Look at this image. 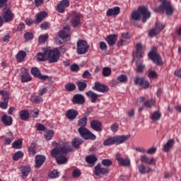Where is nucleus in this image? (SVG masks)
Here are the masks:
<instances>
[{"label":"nucleus","instance_id":"obj_1","mask_svg":"<svg viewBox=\"0 0 181 181\" xmlns=\"http://www.w3.org/2000/svg\"><path fill=\"white\" fill-rule=\"evenodd\" d=\"M67 152H73V148L70 144L63 147L54 148L51 151V156L56 158L58 165H63L67 162V158L64 156Z\"/></svg>","mask_w":181,"mask_h":181},{"label":"nucleus","instance_id":"obj_2","mask_svg":"<svg viewBox=\"0 0 181 181\" xmlns=\"http://www.w3.org/2000/svg\"><path fill=\"white\" fill-rule=\"evenodd\" d=\"M87 117H83L78 121V125L80 127L78 129V132L83 139H91L92 141H94L96 136L94 135V134L91 133V132L86 128V125H87Z\"/></svg>","mask_w":181,"mask_h":181},{"label":"nucleus","instance_id":"obj_3","mask_svg":"<svg viewBox=\"0 0 181 181\" xmlns=\"http://www.w3.org/2000/svg\"><path fill=\"white\" fill-rule=\"evenodd\" d=\"M160 1L162 4L159 7L154 8V12H165L166 11L168 16H172L175 9L170 5V2L168 1V0H160Z\"/></svg>","mask_w":181,"mask_h":181},{"label":"nucleus","instance_id":"obj_4","mask_svg":"<svg viewBox=\"0 0 181 181\" xmlns=\"http://www.w3.org/2000/svg\"><path fill=\"white\" fill-rule=\"evenodd\" d=\"M46 53H47V59L49 63H57L60 59V51L57 48L53 49L50 47H47L45 49Z\"/></svg>","mask_w":181,"mask_h":181},{"label":"nucleus","instance_id":"obj_5","mask_svg":"<svg viewBox=\"0 0 181 181\" xmlns=\"http://www.w3.org/2000/svg\"><path fill=\"white\" fill-rule=\"evenodd\" d=\"M151 18V11L145 6H140L138 8L136 13V21L142 19L143 23H145L148 19Z\"/></svg>","mask_w":181,"mask_h":181},{"label":"nucleus","instance_id":"obj_6","mask_svg":"<svg viewBox=\"0 0 181 181\" xmlns=\"http://www.w3.org/2000/svg\"><path fill=\"white\" fill-rule=\"evenodd\" d=\"M81 16L75 11L71 12L67 17L68 21H71V24L74 28H77L80 25Z\"/></svg>","mask_w":181,"mask_h":181},{"label":"nucleus","instance_id":"obj_7","mask_svg":"<svg viewBox=\"0 0 181 181\" xmlns=\"http://www.w3.org/2000/svg\"><path fill=\"white\" fill-rule=\"evenodd\" d=\"M90 49V46L87 44V42L84 40H79L77 42V48L76 52L78 54H86L88 49Z\"/></svg>","mask_w":181,"mask_h":181},{"label":"nucleus","instance_id":"obj_8","mask_svg":"<svg viewBox=\"0 0 181 181\" xmlns=\"http://www.w3.org/2000/svg\"><path fill=\"white\" fill-rule=\"evenodd\" d=\"M148 57H150V59L153 62V63H156V64H158V66L163 64L162 58L160 57V55H159V53L156 52V50L152 49L148 53Z\"/></svg>","mask_w":181,"mask_h":181},{"label":"nucleus","instance_id":"obj_9","mask_svg":"<svg viewBox=\"0 0 181 181\" xmlns=\"http://www.w3.org/2000/svg\"><path fill=\"white\" fill-rule=\"evenodd\" d=\"M20 77L22 83L32 81V76L29 74V70L25 67L21 68Z\"/></svg>","mask_w":181,"mask_h":181},{"label":"nucleus","instance_id":"obj_10","mask_svg":"<svg viewBox=\"0 0 181 181\" xmlns=\"http://www.w3.org/2000/svg\"><path fill=\"white\" fill-rule=\"evenodd\" d=\"M46 162V156L45 155H36L35 158V168L39 169V168L43 165V163Z\"/></svg>","mask_w":181,"mask_h":181},{"label":"nucleus","instance_id":"obj_11","mask_svg":"<svg viewBox=\"0 0 181 181\" xmlns=\"http://www.w3.org/2000/svg\"><path fill=\"white\" fill-rule=\"evenodd\" d=\"M116 159L119 166H129L131 165V160L128 158H124L119 153L116 154Z\"/></svg>","mask_w":181,"mask_h":181},{"label":"nucleus","instance_id":"obj_12","mask_svg":"<svg viewBox=\"0 0 181 181\" xmlns=\"http://www.w3.org/2000/svg\"><path fill=\"white\" fill-rule=\"evenodd\" d=\"M93 90L95 91H99V93H107L109 91L110 88L105 85H103L99 82H95V85L92 87Z\"/></svg>","mask_w":181,"mask_h":181},{"label":"nucleus","instance_id":"obj_13","mask_svg":"<svg viewBox=\"0 0 181 181\" xmlns=\"http://www.w3.org/2000/svg\"><path fill=\"white\" fill-rule=\"evenodd\" d=\"M110 172L108 168L101 167V164H98L94 168V173L96 176H100V175H107Z\"/></svg>","mask_w":181,"mask_h":181},{"label":"nucleus","instance_id":"obj_14","mask_svg":"<svg viewBox=\"0 0 181 181\" xmlns=\"http://www.w3.org/2000/svg\"><path fill=\"white\" fill-rule=\"evenodd\" d=\"M73 104H77L78 105H83L86 103L84 95L81 94H76L72 98Z\"/></svg>","mask_w":181,"mask_h":181},{"label":"nucleus","instance_id":"obj_15","mask_svg":"<svg viewBox=\"0 0 181 181\" xmlns=\"http://www.w3.org/2000/svg\"><path fill=\"white\" fill-rule=\"evenodd\" d=\"M90 128L96 132H101L103 131V123L98 120H92L90 122Z\"/></svg>","mask_w":181,"mask_h":181},{"label":"nucleus","instance_id":"obj_16","mask_svg":"<svg viewBox=\"0 0 181 181\" xmlns=\"http://www.w3.org/2000/svg\"><path fill=\"white\" fill-rule=\"evenodd\" d=\"M69 6H70V1L69 0H62L57 6V11L60 13H63L66 11V8H69Z\"/></svg>","mask_w":181,"mask_h":181},{"label":"nucleus","instance_id":"obj_17","mask_svg":"<svg viewBox=\"0 0 181 181\" xmlns=\"http://www.w3.org/2000/svg\"><path fill=\"white\" fill-rule=\"evenodd\" d=\"M140 160L142 163H146L147 165H156V158L153 157L149 158L146 155L141 156Z\"/></svg>","mask_w":181,"mask_h":181},{"label":"nucleus","instance_id":"obj_18","mask_svg":"<svg viewBox=\"0 0 181 181\" xmlns=\"http://www.w3.org/2000/svg\"><path fill=\"white\" fill-rule=\"evenodd\" d=\"M129 135H123V136H116L114 137L115 145H120V144H124L129 139Z\"/></svg>","mask_w":181,"mask_h":181},{"label":"nucleus","instance_id":"obj_19","mask_svg":"<svg viewBox=\"0 0 181 181\" xmlns=\"http://www.w3.org/2000/svg\"><path fill=\"white\" fill-rule=\"evenodd\" d=\"M4 97L1 98L3 101L0 102V108L2 110H6L8 108V104L9 103V95L6 96V93H3Z\"/></svg>","mask_w":181,"mask_h":181},{"label":"nucleus","instance_id":"obj_20","mask_svg":"<svg viewBox=\"0 0 181 181\" xmlns=\"http://www.w3.org/2000/svg\"><path fill=\"white\" fill-rule=\"evenodd\" d=\"M13 122V119H12V117H11V116H8L7 115H4L1 117V122L6 127H11V125H12Z\"/></svg>","mask_w":181,"mask_h":181},{"label":"nucleus","instance_id":"obj_21","mask_svg":"<svg viewBox=\"0 0 181 181\" xmlns=\"http://www.w3.org/2000/svg\"><path fill=\"white\" fill-rule=\"evenodd\" d=\"M136 84H139V86L142 88H145V89L149 88V87L151 86V83H149V81L145 80V78H137Z\"/></svg>","mask_w":181,"mask_h":181},{"label":"nucleus","instance_id":"obj_22","mask_svg":"<svg viewBox=\"0 0 181 181\" xmlns=\"http://www.w3.org/2000/svg\"><path fill=\"white\" fill-rule=\"evenodd\" d=\"M65 115L68 119H76V117L78 115V112L74 109H69L66 111Z\"/></svg>","mask_w":181,"mask_h":181},{"label":"nucleus","instance_id":"obj_23","mask_svg":"<svg viewBox=\"0 0 181 181\" xmlns=\"http://www.w3.org/2000/svg\"><path fill=\"white\" fill-rule=\"evenodd\" d=\"M120 8L119 6L113 7L112 8H108L106 11L107 16H117L119 15Z\"/></svg>","mask_w":181,"mask_h":181},{"label":"nucleus","instance_id":"obj_24","mask_svg":"<svg viewBox=\"0 0 181 181\" xmlns=\"http://www.w3.org/2000/svg\"><path fill=\"white\" fill-rule=\"evenodd\" d=\"M47 48H42L43 52H38L36 55V57L38 62H46L47 60V52L46 49Z\"/></svg>","mask_w":181,"mask_h":181},{"label":"nucleus","instance_id":"obj_25","mask_svg":"<svg viewBox=\"0 0 181 181\" xmlns=\"http://www.w3.org/2000/svg\"><path fill=\"white\" fill-rule=\"evenodd\" d=\"M175 145V139H172L168 140L166 144H165L163 146V152H169L171 148H173Z\"/></svg>","mask_w":181,"mask_h":181},{"label":"nucleus","instance_id":"obj_26","mask_svg":"<svg viewBox=\"0 0 181 181\" xmlns=\"http://www.w3.org/2000/svg\"><path fill=\"white\" fill-rule=\"evenodd\" d=\"M69 33H70V26L66 25L64 28V30L59 32V36L62 39H67Z\"/></svg>","mask_w":181,"mask_h":181},{"label":"nucleus","instance_id":"obj_27","mask_svg":"<svg viewBox=\"0 0 181 181\" xmlns=\"http://www.w3.org/2000/svg\"><path fill=\"white\" fill-rule=\"evenodd\" d=\"M3 18L4 22H11L13 19V13L11 10L7 9L4 11Z\"/></svg>","mask_w":181,"mask_h":181},{"label":"nucleus","instance_id":"obj_28","mask_svg":"<svg viewBox=\"0 0 181 181\" xmlns=\"http://www.w3.org/2000/svg\"><path fill=\"white\" fill-rule=\"evenodd\" d=\"M139 172L141 173V175H145L146 173H149L150 172H154V170L151 168L149 166H145L144 165H141L138 166Z\"/></svg>","mask_w":181,"mask_h":181},{"label":"nucleus","instance_id":"obj_29","mask_svg":"<svg viewBox=\"0 0 181 181\" xmlns=\"http://www.w3.org/2000/svg\"><path fill=\"white\" fill-rule=\"evenodd\" d=\"M117 38L118 35L115 34L110 35L107 36L106 42L108 43L109 46H114Z\"/></svg>","mask_w":181,"mask_h":181},{"label":"nucleus","instance_id":"obj_30","mask_svg":"<svg viewBox=\"0 0 181 181\" xmlns=\"http://www.w3.org/2000/svg\"><path fill=\"white\" fill-rule=\"evenodd\" d=\"M144 54H145V52H144V48L142 47V44L137 43L136 44V57H140V59H142Z\"/></svg>","mask_w":181,"mask_h":181},{"label":"nucleus","instance_id":"obj_31","mask_svg":"<svg viewBox=\"0 0 181 181\" xmlns=\"http://www.w3.org/2000/svg\"><path fill=\"white\" fill-rule=\"evenodd\" d=\"M30 167L29 166H23L21 168V172L23 175L22 178L26 179L28 176L29 175V173H30Z\"/></svg>","mask_w":181,"mask_h":181},{"label":"nucleus","instance_id":"obj_32","mask_svg":"<svg viewBox=\"0 0 181 181\" xmlns=\"http://www.w3.org/2000/svg\"><path fill=\"white\" fill-rule=\"evenodd\" d=\"M86 94L88 98H90L91 103H95L97 98H98V95L92 90L86 92Z\"/></svg>","mask_w":181,"mask_h":181},{"label":"nucleus","instance_id":"obj_33","mask_svg":"<svg viewBox=\"0 0 181 181\" xmlns=\"http://www.w3.org/2000/svg\"><path fill=\"white\" fill-rule=\"evenodd\" d=\"M47 16V13L46 11H41L38 13L36 16V20L35 21V23H40V22H42L45 18Z\"/></svg>","mask_w":181,"mask_h":181},{"label":"nucleus","instance_id":"obj_34","mask_svg":"<svg viewBox=\"0 0 181 181\" xmlns=\"http://www.w3.org/2000/svg\"><path fill=\"white\" fill-rule=\"evenodd\" d=\"M29 111L28 110H21L19 112V117L23 121H26L29 119Z\"/></svg>","mask_w":181,"mask_h":181},{"label":"nucleus","instance_id":"obj_35","mask_svg":"<svg viewBox=\"0 0 181 181\" xmlns=\"http://www.w3.org/2000/svg\"><path fill=\"white\" fill-rule=\"evenodd\" d=\"M25 57H26V52L22 50L20 51L16 55L17 62H18L19 63L25 62Z\"/></svg>","mask_w":181,"mask_h":181},{"label":"nucleus","instance_id":"obj_36","mask_svg":"<svg viewBox=\"0 0 181 181\" xmlns=\"http://www.w3.org/2000/svg\"><path fill=\"white\" fill-rule=\"evenodd\" d=\"M76 85L79 91H84L87 88V82L86 81H78Z\"/></svg>","mask_w":181,"mask_h":181},{"label":"nucleus","instance_id":"obj_37","mask_svg":"<svg viewBox=\"0 0 181 181\" xmlns=\"http://www.w3.org/2000/svg\"><path fill=\"white\" fill-rule=\"evenodd\" d=\"M71 144L74 148H76V149H78V148H80V145L83 144V139L75 138L72 140Z\"/></svg>","mask_w":181,"mask_h":181},{"label":"nucleus","instance_id":"obj_38","mask_svg":"<svg viewBox=\"0 0 181 181\" xmlns=\"http://www.w3.org/2000/svg\"><path fill=\"white\" fill-rule=\"evenodd\" d=\"M161 117H162V114L160 113V112L156 111L151 115V118L152 121H159Z\"/></svg>","mask_w":181,"mask_h":181},{"label":"nucleus","instance_id":"obj_39","mask_svg":"<svg viewBox=\"0 0 181 181\" xmlns=\"http://www.w3.org/2000/svg\"><path fill=\"white\" fill-rule=\"evenodd\" d=\"M7 136L5 138V145H9L13 141V134L12 132H8Z\"/></svg>","mask_w":181,"mask_h":181},{"label":"nucleus","instance_id":"obj_40","mask_svg":"<svg viewBox=\"0 0 181 181\" xmlns=\"http://www.w3.org/2000/svg\"><path fill=\"white\" fill-rule=\"evenodd\" d=\"M31 100L35 104H40V103H43V98L37 95H32Z\"/></svg>","mask_w":181,"mask_h":181},{"label":"nucleus","instance_id":"obj_41","mask_svg":"<svg viewBox=\"0 0 181 181\" xmlns=\"http://www.w3.org/2000/svg\"><path fill=\"white\" fill-rule=\"evenodd\" d=\"M131 25L133 26H136V11H134L130 17Z\"/></svg>","mask_w":181,"mask_h":181},{"label":"nucleus","instance_id":"obj_42","mask_svg":"<svg viewBox=\"0 0 181 181\" xmlns=\"http://www.w3.org/2000/svg\"><path fill=\"white\" fill-rule=\"evenodd\" d=\"M159 33H160V30L157 29L155 27L148 32V36H150V37H154V36H156V35H159Z\"/></svg>","mask_w":181,"mask_h":181},{"label":"nucleus","instance_id":"obj_43","mask_svg":"<svg viewBox=\"0 0 181 181\" xmlns=\"http://www.w3.org/2000/svg\"><path fill=\"white\" fill-rule=\"evenodd\" d=\"M28 151L30 156H35L36 155V146L32 144L28 147Z\"/></svg>","mask_w":181,"mask_h":181},{"label":"nucleus","instance_id":"obj_44","mask_svg":"<svg viewBox=\"0 0 181 181\" xmlns=\"http://www.w3.org/2000/svg\"><path fill=\"white\" fill-rule=\"evenodd\" d=\"M22 158H23V152L21 151L16 152L13 156V159L16 161L22 159Z\"/></svg>","mask_w":181,"mask_h":181},{"label":"nucleus","instance_id":"obj_45","mask_svg":"<svg viewBox=\"0 0 181 181\" xmlns=\"http://www.w3.org/2000/svg\"><path fill=\"white\" fill-rule=\"evenodd\" d=\"M59 176H60V173L57 172V170H53L49 173V177H50V179H57Z\"/></svg>","mask_w":181,"mask_h":181},{"label":"nucleus","instance_id":"obj_46","mask_svg":"<svg viewBox=\"0 0 181 181\" xmlns=\"http://www.w3.org/2000/svg\"><path fill=\"white\" fill-rule=\"evenodd\" d=\"M114 144H115V140L114 137H110L109 139H107L103 142V144L105 145V146H110L111 145H114Z\"/></svg>","mask_w":181,"mask_h":181},{"label":"nucleus","instance_id":"obj_47","mask_svg":"<svg viewBox=\"0 0 181 181\" xmlns=\"http://www.w3.org/2000/svg\"><path fill=\"white\" fill-rule=\"evenodd\" d=\"M86 160L88 163H95V162H97V157L94 155L88 156Z\"/></svg>","mask_w":181,"mask_h":181},{"label":"nucleus","instance_id":"obj_48","mask_svg":"<svg viewBox=\"0 0 181 181\" xmlns=\"http://www.w3.org/2000/svg\"><path fill=\"white\" fill-rule=\"evenodd\" d=\"M53 136H54V132H53V130H49L45 134V137L47 141H50Z\"/></svg>","mask_w":181,"mask_h":181},{"label":"nucleus","instance_id":"obj_49","mask_svg":"<svg viewBox=\"0 0 181 181\" xmlns=\"http://www.w3.org/2000/svg\"><path fill=\"white\" fill-rule=\"evenodd\" d=\"M12 147L14 148V149H21V148H22V140L19 139L14 141L12 144Z\"/></svg>","mask_w":181,"mask_h":181},{"label":"nucleus","instance_id":"obj_50","mask_svg":"<svg viewBox=\"0 0 181 181\" xmlns=\"http://www.w3.org/2000/svg\"><path fill=\"white\" fill-rule=\"evenodd\" d=\"M117 81L119 83H127L128 81V76L122 74L117 77Z\"/></svg>","mask_w":181,"mask_h":181},{"label":"nucleus","instance_id":"obj_51","mask_svg":"<svg viewBox=\"0 0 181 181\" xmlns=\"http://www.w3.org/2000/svg\"><path fill=\"white\" fill-rule=\"evenodd\" d=\"M31 74L34 76V77H39L40 76V70L37 67H34L31 69Z\"/></svg>","mask_w":181,"mask_h":181},{"label":"nucleus","instance_id":"obj_52","mask_svg":"<svg viewBox=\"0 0 181 181\" xmlns=\"http://www.w3.org/2000/svg\"><path fill=\"white\" fill-rule=\"evenodd\" d=\"M103 76L104 77H110V76H111V69H110L108 67L103 68Z\"/></svg>","mask_w":181,"mask_h":181},{"label":"nucleus","instance_id":"obj_53","mask_svg":"<svg viewBox=\"0 0 181 181\" xmlns=\"http://www.w3.org/2000/svg\"><path fill=\"white\" fill-rule=\"evenodd\" d=\"M155 100L150 99L149 100H147L144 103V105L147 107V108H151V107H153V105H155Z\"/></svg>","mask_w":181,"mask_h":181},{"label":"nucleus","instance_id":"obj_54","mask_svg":"<svg viewBox=\"0 0 181 181\" xmlns=\"http://www.w3.org/2000/svg\"><path fill=\"white\" fill-rule=\"evenodd\" d=\"M65 88L67 91H73L76 90V85L74 83H68L65 86Z\"/></svg>","mask_w":181,"mask_h":181},{"label":"nucleus","instance_id":"obj_55","mask_svg":"<svg viewBox=\"0 0 181 181\" xmlns=\"http://www.w3.org/2000/svg\"><path fill=\"white\" fill-rule=\"evenodd\" d=\"M47 38H48L47 35L46 34L42 35L39 37L38 42L39 43H45V42L47 40Z\"/></svg>","mask_w":181,"mask_h":181},{"label":"nucleus","instance_id":"obj_56","mask_svg":"<svg viewBox=\"0 0 181 181\" xmlns=\"http://www.w3.org/2000/svg\"><path fill=\"white\" fill-rule=\"evenodd\" d=\"M148 76L151 79V78H156L158 77V73L155 71H149Z\"/></svg>","mask_w":181,"mask_h":181},{"label":"nucleus","instance_id":"obj_57","mask_svg":"<svg viewBox=\"0 0 181 181\" xmlns=\"http://www.w3.org/2000/svg\"><path fill=\"white\" fill-rule=\"evenodd\" d=\"M73 177H80L81 176V172L78 169H75L72 172Z\"/></svg>","mask_w":181,"mask_h":181},{"label":"nucleus","instance_id":"obj_58","mask_svg":"<svg viewBox=\"0 0 181 181\" xmlns=\"http://www.w3.org/2000/svg\"><path fill=\"white\" fill-rule=\"evenodd\" d=\"M100 49L102 50V52H106L107 50V43L104 42H100L99 44Z\"/></svg>","mask_w":181,"mask_h":181},{"label":"nucleus","instance_id":"obj_59","mask_svg":"<svg viewBox=\"0 0 181 181\" xmlns=\"http://www.w3.org/2000/svg\"><path fill=\"white\" fill-rule=\"evenodd\" d=\"M102 164L103 166H111L112 161L111 160L104 159L102 160Z\"/></svg>","mask_w":181,"mask_h":181},{"label":"nucleus","instance_id":"obj_60","mask_svg":"<svg viewBox=\"0 0 181 181\" xmlns=\"http://www.w3.org/2000/svg\"><path fill=\"white\" fill-rule=\"evenodd\" d=\"M40 28L42 29V30H47V29L50 28V24L47 22H44L40 25Z\"/></svg>","mask_w":181,"mask_h":181},{"label":"nucleus","instance_id":"obj_61","mask_svg":"<svg viewBox=\"0 0 181 181\" xmlns=\"http://www.w3.org/2000/svg\"><path fill=\"white\" fill-rule=\"evenodd\" d=\"M82 77L83 78H91L93 77V75L90 73L88 71H85L83 74H82Z\"/></svg>","mask_w":181,"mask_h":181},{"label":"nucleus","instance_id":"obj_62","mask_svg":"<svg viewBox=\"0 0 181 181\" xmlns=\"http://www.w3.org/2000/svg\"><path fill=\"white\" fill-rule=\"evenodd\" d=\"M119 125L117 123H115L110 126V129L112 132H117L118 131Z\"/></svg>","mask_w":181,"mask_h":181},{"label":"nucleus","instance_id":"obj_63","mask_svg":"<svg viewBox=\"0 0 181 181\" xmlns=\"http://www.w3.org/2000/svg\"><path fill=\"white\" fill-rule=\"evenodd\" d=\"M144 70H145V65L143 64H139L137 66V71H139V73H144Z\"/></svg>","mask_w":181,"mask_h":181},{"label":"nucleus","instance_id":"obj_64","mask_svg":"<svg viewBox=\"0 0 181 181\" xmlns=\"http://www.w3.org/2000/svg\"><path fill=\"white\" fill-rule=\"evenodd\" d=\"M25 40H30L33 37V34L32 33H26L24 35Z\"/></svg>","mask_w":181,"mask_h":181}]
</instances>
